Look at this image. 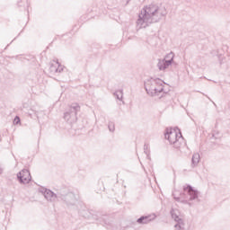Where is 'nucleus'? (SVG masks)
I'll list each match as a JSON object with an SVG mask.
<instances>
[{"instance_id":"17","label":"nucleus","mask_w":230,"mask_h":230,"mask_svg":"<svg viewBox=\"0 0 230 230\" xmlns=\"http://www.w3.org/2000/svg\"><path fill=\"white\" fill-rule=\"evenodd\" d=\"M20 122H21V119H20L18 116H16V117L14 118V123H15V125H18Z\"/></svg>"},{"instance_id":"19","label":"nucleus","mask_w":230,"mask_h":230,"mask_svg":"<svg viewBox=\"0 0 230 230\" xmlns=\"http://www.w3.org/2000/svg\"><path fill=\"white\" fill-rule=\"evenodd\" d=\"M3 173V168L0 167V174Z\"/></svg>"},{"instance_id":"6","label":"nucleus","mask_w":230,"mask_h":230,"mask_svg":"<svg viewBox=\"0 0 230 230\" xmlns=\"http://www.w3.org/2000/svg\"><path fill=\"white\" fill-rule=\"evenodd\" d=\"M171 215L172 218H173V220H175L176 222V224L174 225L175 230H184L186 225L184 224V220L181 218V213L179 212V210L172 208L171 210Z\"/></svg>"},{"instance_id":"18","label":"nucleus","mask_w":230,"mask_h":230,"mask_svg":"<svg viewBox=\"0 0 230 230\" xmlns=\"http://www.w3.org/2000/svg\"><path fill=\"white\" fill-rule=\"evenodd\" d=\"M144 150H148V146L147 145L144 146Z\"/></svg>"},{"instance_id":"21","label":"nucleus","mask_w":230,"mask_h":230,"mask_svg":"<svg viewBox=\"0 0 230 230\" xmlns=\"http://www.w3.org/2000/svg\"><path fill=\"white\" fill-rule=\"evenodd\" d=\"M182 202H186V201H182Z\"/></svg>"},{"instance_id":"9","label":"nucleus","mask_w":230,"mask_h":230,"mask_svg":"<svg viewBox=\"0 0 230 230\" xmlns=\"http://www.w3.org/2000/svg\"><path fill=\"white\" fill-rule=\"evenodd\" d=\"M42 193H43L45 199L47 200H49V202H55V200H57V194H54L53 191H51L48 189H44L42 190Z\"/></svg>"},{"instance_id":"15","label":"nucleus","mask_w":230,"mask_h":230,"mask_svg":"<svg viewBox=\"0 0 230 230\" xmlns=\"http://www.w3.org/2000/svg\"><path fill=\"white\" fill-rule=\"evenodd\" d=\"M108 128H109L110 132H114V130H116L114 122H109Z\"/></svg>"},{"instance_id":"12","label":"nucleus","mask_w":230,"mask_h":230,"mask_svg":"<svg viewBox=\"0 0 230 230\" xmlns=\"http://www.w3.org/2000/svg\"><path fill=\"white\" fill-rule=\"evenodd\" d=\"M164 90V85L163 84V81L161 80V83H158V85L156 86L155 90V96H159L161 93Z\"/></svg>"},{"instance_id":"8","label":"nucleus","mask_w":230,"mask_h":230,"mask_svg":"<svg viewBox=\"0 0 230 230\" xmlns=\"http://www.w3.org/2000/svg\"><path fill=\"white\" fill-rule=\"evenodd\" d=\"M183 191L185 193H188L190 196V200H195V199H199V191L193 189L190 185H188L187 187L183 188Z\"/></svg>"},{"instance_id":"3","label":"nucleus","mask_w":230,"mask_h":230,"mask_svg":"<svg viewBox=\"0 0 230 230\" xmlns=\"http://www.w3.org/2000/svg\"><path fill=\"white\" fill-rule=\"evenodd\" d=\"M79 111L80 105H78V103H72L68 111L65 113L64 118L66 121L70 124L76 123V119H78L76 114H78Z\"/></svg>"},{"instance_id":"11","label":"nucleus","mask_w":230,"mask_h":230,"mask_svg":"<svg viewBox=\"0 0 230 230\" xmlns=\"http://www.w3.org/2000/svg\"><path fill=\"white\" fill-rule=\"evenodd\" d=\"M137 222L138 224H150V222H152V218H150V216H143L138 218Z\"/></svg>"},{"instance_id":"16","label":"nucleus","mask_w":230,"mask_h":230,"mask_svg":"<svg viewBox=\"0 0 230 230\" xmlns=\"http://www.w3.org/2000/svg\"><path fill=\"white\" fill-rule=\"evenodd\" d=\"M58 73H62L64 71V66L60 65V63L58 62Z\"/></svg>"},{"instance_id":"20","label":"nucleus","mask_w":230,"mask_h":230,"mask_svg":"<svg viewBox=\"0 0 230 230\" xmlns=\"http://www.w3.org/2000/svg\"><path fill=\"white\" fill-rule=\"evenodd\" d=\"M175 200H180V198L174 196Z\"/></svg>"},{"instance_id":"1","label":"nucleus","mask_w":230,"mask_h":230,"mask_svg":"<svg viewBox=\"0 0 230 230\" xmlns=\"http://www.w3.org/2000/svg\"><path fill=\"white\" fill-rule=\"evenodd\" d=\"M167 13L168 12L166 11V7L157 5L155 4H150L145 6L138 13L137 28L139 30L148 28L150 24L159 22L163 17H166Z\"/></svg>"},{"instance_id":"4","label":"nucleus","mask_w":230,"mask_h":230,"mask_svg":"<svg viewBox=\"0 0 230 230\" xmlns=\"http://www.w3.org/2000/svg\"><path fill=\"white\" fill-rule=\"evenodd\" d=\"M175 58V54L173 52H170L165 56L164 59H159L157 63V67L159 71H164L170 67V65L172 64L173 58Z\"/></svg>"},{"instance_id":"13","label":"nucleus","mask_w":230,"mask_h":230,"mask_svg":"<svg viewBox=\"0 0 230 230\" xmlns=\"http://www.w3.org/2000/svg\"><path fill=\"white\" fill-rule=\"evenodd\" d=\"M58 61H57L55 64H51L49 67V71L52 74L58 73Z\"/></svg>"},{"instance_id":"10","label":"nucleus","mask_w":230,"mask_h":230,"mask_svg":"<svg viewBox=\"0 0 230 230\" xmlns=\"http://www.w3.org/2000/svg\"><path fill=\"white\" fill-rule=\"evenodd\" d=\"M199 163H200V155L199 153H195L192 155V159H191L192 168H195L196 166H199Z\"/></svg>"},{"instance_id":"2","label":"nucleus","mask_w":230,"mask_h":230,"mask_svg":"<svg viewBox=\"0 0 230 230\" xmlns=\"http://www.w3.org/2000/svg\"><path fill=\"white\" fill-rule=\"evenodd\" d=\"M165 139L174 145V148H181V141H182V134L179 128H166Z\"/></svg>"},{"instance_id":"14","label":"nucleus","mask_w":230,"mask_h":230,"mask_svg":"<svg viewBox=\"0 0 230 230\" xmlns=\"http://www.w3.org/2000/svg\"><path fill=\"white\" fill-rule=\"evenodd\" d=\"M114 96L117 98V100H123V90H118L114 93Z\"/></svg>"},{"instance_id":"7","label":"nucleus","mask_w":230,"mask_h":230,"mask_svg":"<svg viewBox=\"0 0 230 230\" xmlns=\"http://www.w3.org/2000/svg\"><path fill=\"white\" fill-rule=\"evenodd\" d=\"M17 178L21 184H29L31 181V174L28 169H23L17 174Z\"/></svg>"},{"instance_id":"5","label":"nucleus","mask_w":230,"mask_h":230,"mask_svg":"<svg viewBox=\"0 0 230 230\" xmlns=\"http://www.w3.org/2000/svg\"><path fill=\"white\" fill-rule=\"evenodd\" d=\"M161 84V79H154L150 78L147 79L146 82L145 83V89L147 93V94H150L151 96H155V89L157 85Z\"/></svg>"}]
</instances>
